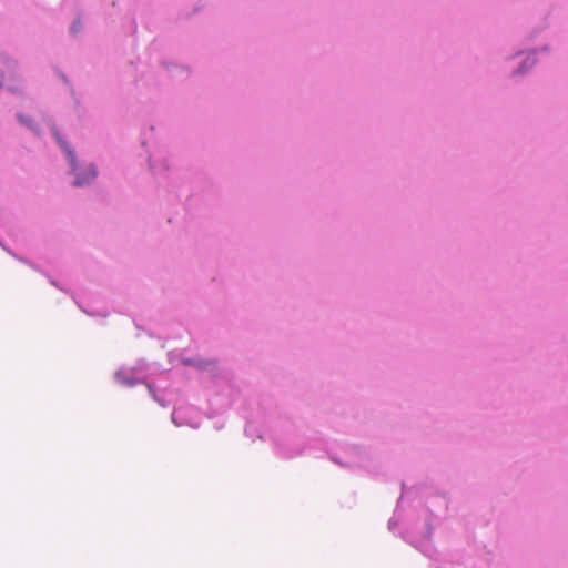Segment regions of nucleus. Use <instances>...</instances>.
<instances>
[{"label": "nucleus", "instance_id": "obj_1", "mask_svg": "<svg viewBox=\"0 0 568 568\" xmlns=\"http://www.w3.org/2000/svg\"><path fill=\"white\" fill-rule=\"evenodd\" d=\"M95 176H97V170L94 169V166L91 165L83 173H79L77 175V180H75L74 184L77 186L85 185V184L90 183Z\"/></svg>", "mask_w": 568, "mask_h": 568}, {"label": "nucleus", "instance_id": "obj_2", "mask_svg": "<svg viewBox=\"0 0 568 568\" xmlns=\"http://www.w3.org/2000/svg\"><path fill=\"white\" fill-rule=\"evenodd\" d=\"M65 150H67V153H68V156H69L70 164L73 168V170H75V156H74V153L71 150H69V149H65Z\"/></svg>", "mask_w": 568, "mask_h": 568}, {"label": "nucleus", "instance_id": "obj_3", "mask_svg": "<svg viewBox=\"0 0 568 568\" xmlns=\"http://www.w3.org/2000/svg\"><path fill=\"white\" fill-rule=\"evenodd\" d=\"M20 121H21V122H23V123L29 124V122H28V121H26V120L23 119V116H20Z\"/></svg>", "mask_w": 568, "mask_h": 568}]
</instances>
